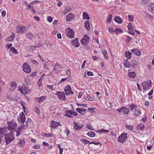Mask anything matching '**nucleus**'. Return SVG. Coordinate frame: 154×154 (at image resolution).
Returning a JSON list of instances; mask_svg holds the SVG:
<instances>
[{"instance_id": "1", "label": "nucleus", "mask_w": 154, "mask_h": 154, "mask_svg": "<svg viewBox=\"0 0 154 154\" xmlns=\"http://www.w3.org/2000/svg\"><path fill=\"white\" fill-rule=\"evenodd\" d=\"M7 124V128L8 130L11 131L16 130L17 127V124L15 122L13 121L8 122Z\"/></svg>"}, {"instance_id": "2", "label": "nucleus", "mask_w": 154, "mask_h": 154, "mask_svg": "<svg viewBox=\"0 0 154 154\" xmlns=\"http://www.w3.org/2000/svg\"><path fill=\"white\" fill-rule=\"evenodd\" d=\"M6 143L7 144L10 143L14 139V136L12 133H10L5 135Z\"/></svg>"}, {"instance_id": "3", "label": "nucleus", "mask_w": 154, "mask_h": 154, "mask_svg": "<svg viewBox=\"0 0 154 154\" xmlns=\"http://www.w3.org/2000/svg\"><path fill=\"white\" fill-rule=\"evenodd\" d=\"M127 134L125 133L122 134L119 137L118 141L119 142L124 143L127 139Z\"/></svg>"}, {"instance_id": "4", "label": "nucleus", "mask_w": 154, "mask_h": 154, "mask_svg": "<svg viewBox=\"0 0 154 154\" xmlns=\"http://www.w3.org/2000/svg\"><path fill=\"white\" fill-rule=\"evenodd\" d=\"M65 31L67 37L70 38H74L75 32L72 29L68 28L65 29Z\"/></svg>"}, {"instance_id": "5", "label": "nucleus", "mask_w": 154, "mask_h": 154, "mask_svg": "<svg viewBox=\"0 0 154 154\" xmlns=\"http://www.w3.org/2000/svg\"><path fill=\"white\" fill-rule=\"evenodd\" d=\"M119 113L122 112L125 115H128L130 113L129 109V108H127L126 107L122 106V107L116 110Z\"/></svg>"}, {"instance_id": "6", "label": "nucleus", "mask_w": 154, "mask_h": 154, "mask_svg": "<svg viewBox=\"0 0 154 154\" xmlns=\"http://www.w3.org/2000/svg\"><path fill=\"white\" fill-rule=\"evenodd\" d=\"M23 71L26 73H30L31 71L30 66L27 63H25L23 65Z\"/></svg>"}, {"instance_id": "7", "label": "nucleus", "mask_w": 154, "mask_h": 154, "mask_svg": "<svg viewBox=\"0 0 154 154\" xmlns=\"http://www.w3.org/2000/svg\"><path fill=\"white\" fill-rule=\"evenodd\" d=\"M17 120L18 122L22 123L23 124L25 122L26 120V117L23 112L21 113L18 116Z\"/></svg>"}, {"instance_id": "8", "label": "nucleus", "mask_w": 154, "mask_h": 154, "mask_svg": "<svg viewBox=\"0 0 154 154\" xmlns=\"http://www.w3.org/2000/svg\"><path fill=\"white\" fill-rule=\"evenodd\" d=\"M143 89L145 91L149 90L151 88V84L148 82L145 81L142 83Z\"/></svg>"}, {"instance_id": "9", "label": "nucleus", "mask_w": 154, "mask_h": 154, "mask_svg": "<svg viewBox=\"0 0 154 154\" xmlns=\"http://www.w3.org/2000/svg\"><path fill=\"white\" fill-rule=\"evenodd\" d=\"M73 123L74 124V129L76 130H79L81 129L84 126V125L80 123H76V122H74Z\"/></svg>"}, {"instance_id": "10", "label": "nucleus", "mask_w": 154, "mask_h": 154, "mask_svg": "<svg viewBox=\"0 0 154 154\" xmlns=\"http://www.w3.org/2000/svg\"><path fill=\"white\" fill-rule=\"evenodd\" d=\"M55 94L58 96L59 99L61 100H65V93H62L60 91H57L56 92Z\"/></svg>"}, {"instance_id": "11", "label": "nucleus", "mask_w": 154, "mask_h": 154, "mask_svg": "<svg viewBox=\"0 0 154 154\" xmlns=\"http://www.w3.org/2000/svg\"><path fill=\"white\" fill-rule=\"evenodd\" d=\"M51 123L50 127L54 129L57 128L58 126L61 125L60 122H56L54 120L51 122Z\"/></svg>"}, {"instance_id": "12", "label": "nucleus", "mask_w": 154, "mask_h": 154, "mask_svg": "<svg viewBox=\"0 0 154 154\" xmlns=\"http://www.w3.org/2000/svg\"><path fill=\"white\" fill-rule=\"evenodd\" d=\"M10 89L12 91H14L16 89L17 86V83L14 81H12L10 83Z\"/></svg>"}, {"instance_id": "13", "label": "nucleus", "mask_w": 154, "mask_h": 154, "mask_svg": "<svg viewBox=\"0 0 154 154\" xmlns=\"http://www.w3.org/2000/svg\"><path fill=\"white\" fill-rule=\"evenodd\" d=\"M64 90L66 93V95L73 94V93L71 89L70 86L69 85H67L64 88Z\"/></svg>"}, {"instance_id": "14", "label": "nucleus", "mask_w": 154, "mask_h": 154, "mask_svg": "<svg viewBox=\"0 0 154 154\" xmlns=\"http://www.w3.org/2000/svg\"><path fill=\"white\" fill-rule=\"evenodd\" d=\"M131 52L137 56H139L141 54V51L140 49L136 48H133L132 49Z\"/></svg>"}, {"instance_id": "15", "label": "nucleus", "mask_w": 154, "mask_h": 154, "mask_svg": "<svg viewBox=\"0 0 154 154\" xmlns=\"http://www.w3.org/2000/svg\"><path fill=\"white\" fill-rule=\"evenodd\" d=\"M139 65V63L135 60H132L130 62V66L131 67L133 68H136Z\"/></svg>"}, {"instance_id": "16", "label": "nucleus", "mask_w": 154, "mask_h": 154, "mask_svg": "<svg viewBox=\"0 0 154 154\" xmlns=\"http://www.w3.org/2000/svg\"><path fill=\"white\" fill-rule=\"evenodd\" d=\"M26 27L25 26H19L17 28V32L18 33H22L26 30Z\"/></svg>"}, {"instance_id": "17", "label": "nucleus", "mask_w": 154, "mask_h": 154, "mask_svg": "<svg viewBox=\"0 0 154 154\" xmlns=\"http://www.w3.org/2000/svg\"><path fill=\"white\" fill-rule=\"evenodd\" d=\"M71 43L72 45H74V47H77L79 46V42L78 39H73L71 41Z\"/></svg>"}, {"instance_id": "18", "label": "nucleus", "mask_w": 154, "mask_h": 154, "mask_svg": "<svg viewBox=\"0 0 154 154\" xmlns=\"http://www.w3.org/2000/svg\"><path fill=\"white\" fill-rule=\"evenodd\" d=\"M74 16L72 13L68 14L66 16V19L67 21H71L74 19Z\"/></svg>"}, {"instance_id": "19", "label": "nucleus", "mask_w": 154, "mask_h": 154, "mask_svg": "<svg viewBox=\"0 0 154 154\" xmlns=\"http://www.w3.org/2000/svg\"><path fill=\"white\" fill-rule=\"evenodd\" d=\"M76 111L82 115H84L86 112V109H81L79 108H77L76 109Z\"/></svg>"}, {"instance_id": "20", "label": "nucleus", "mask_w": 154, "mask_h": 154, "mask_svg": "<svg viewBox=\"0 0 154 154\" xmlns=\"http://www.w3.org/2000/svg\"><path fill=\"white\" fill-rule=\"evenodd\" d=\"M25 144V141L24 140H18V142H17V145H18L20 147H23Z\"/></svg>"}, {"instance_id": "21", "label": "nucleus", "mask_w": 154, "mask_h": 154, "mask_svg": "<svg viewBox=\"0 0 154 154\" xmlns=\"http://www.w3.org/2000/svg\"><path fill=\"white\" fill-rule=\"evenodd\" d=\"M132 54L129 51H126L125 54V57L130 60L131 58Z\"/></svg>"}, {"instance_id": "22", "label": "nucleus", "mask_w": 154, "mask_h": 154, "mask_svg": "<svg viewBox=\"0 0 154 154\" xmlns=\"http://www.w3.org/2000/svg\"><path fill=\"white\" fill-rule=\"evenodd\" d=\"M141 113V112L140 109H135L133 114L135 115V116L138 117L140 115Z\"/></svg>"}, {"instance_id": "23", "label": "nucleus", "mask_w": 154, "mask_h": 154, "mask_svg": "<svg viewBox=\"0 0 154 154\" xmlns=\"http://www.w3.org/2000/svg\"><path fill=\"white\" fill-rule=\"evenodd\" d=\"M124 65L126 68H130L131 67L130 62L129 63L127 59L124 60Z\"/></svg>"}, {"instance_id": "24", "label": "nucleus", "mask_w": 154, "mask_h": 154, "mask_svg": "<svg viewBox=\"0 0 154 154\" xmlns=\"http://www.w3.org/2000/svg\"><path fill=\"white\" fill-rule=\"evenodd\" d=\"M61 69V66L59 64L56 63L55 65L54 66L53 70H56L57 71H60Z\"/></svg>"}, {"instance_id": "25", "label": "nucleus", "mask_w": 154, "mask_h": 154, "mask_svg": "<svg viewBox=\"0 0 154 154\" xmlns=\"http://www.w3.org/2000/svg\"><path fill=\"white\" fill-rule=\"evenodd\" d=\"M128 27L130 33L132 35H134V33L132 31V30H133V29H132V27L131 26V23H129L128 24Z\"/></svg>"}, {"instance_id": "26", "label": "nucleus", "mask_w": 154, "mask_h": 154, "mask_svg": "<svg viewBox=\"0 0 154 154\" xmlns=\"http://www.w3.org/2000/svg\"><path fill=\"white\" fill-rule=\"evenodd\" d=\"M89 39H81V44L84 45H87L89 42Z\"/></svg>"}, {"instance_id": "27", "label": "nucleus", "mask_w": 154, "mask_h": 154, "mask_svg": "<svg viewBox=\"0 0 154 154\" xmlns=\"http://www.w3.org/2000/svg\"><path fill=\"white\" fill-rule=\"evenodd\" d=\"M114 20L119 23H121L122 22V19L119 17H116L114 19Z\"/></svg>"}, {"instance_id": "28", "label": "nucleus", "mask_w": 154, "mask_h": 154, "mask_svg": "<svg viewBox=\"0 0 154 154\" xmlns=\"http://www.w3.org/2000/svg\"><path fill=\"white\" fill-rule=\"evenodd\" d=\"M23 91L24 93V95H25L26 94L29 93V90L27 86L25 85H23Z\"/></svg>"}, {"instance_id": "29", "label": "nucleus", "mask_w": 154, "mask_h": 154, "mask_svg": "<svg viewBox=\"0 0 154 154\" xmlns=\"http://www.w3.org/2000/svg\"><path fill=\"white\" fill-rule=\"evenodd\" d=\"M41 44L40 43H39L38 45H35V46H30L29 47V49H30L31 51H33L35 49V48H38L39 47L41 46Z\"/></svg>"}, {"instance_id": "30", "label": "nucleus", "mask_w": 154, "mask_h": 154, "mask_svg": "<svg viewBox=\"0 0 154 154\" xmlns=\"http://www.w3.org/2000/svg\"><path fill=\"white\" fill-rule=\"evenodd\" d=\"M85 26L87 30H89L90 29V25L89 23V21H86L85 23Z\"/></svg>"}, {"instance_id": "31", "label": "nucleus", "mask_w": 154, "mask_h": 154, "mask_svg": "<svg viewBox=\"0 0 154 154\" xmlns=\"http://www.w3.org/2000/svg\"><path fill=\"white\" fill-rule=\"evenodd\" d=\"M149 8L150 11L154 12V3H151L149 5Z\"/></svg>"}, {"instance_id": "32", "label": "nucleus", "mask_w": 154, "mask_h": 154, "mask_svg": "<svg viewBox=\"0 0 154 154\" xmlns=\"http://www.w3.org/2000/svg\"><path fill=\"white\" fill-rule=\"evenodd\" d=\"M128 75L131 78H134L136 76L135 73L134 72H129Z\"/></svg>"}, {"instance_id": "33", "label": "nucleus", "mask_w": 154, "mask_h": 154, "mask_svg": "<svg viewBox=\"0 0 154 154\" xmlns=\"http://www.w3.org/2000/svg\"><path fill=\"white\" fill-rule=\"evenodd\" d=\"M7 131V130L5 128H0V133H1L3 135L5 134Z\"/></svg>"}, {"instance_id": "34", "label": "nucleus", "mask_w": 154, "mask_h": 154, "mask_svg": "<svg viewBox=\"0 0 154 154\" xmlns=\"http://www.w3.org/2000/svg\"><path fill=\"white\" fill-rule=\"evenodd\" d=\"M7 131V130L5 128H0V133H1L3 135L5 134Z\"/></svg>"}, {"instance_id": "35", "label": "nucleus", "mask_w": 154, "mask_h": 154, "mask_svg": "<svg viewBox=\"0 0 154 154\" xmlns=\"http://www.w3.org/2000/svg\"><path fill=\"white\" fill-rule=\"evenodd\" d=\"M46 98L44 96H42L40 97L37 98V99L38 100V103H41Z\"/></svg>"}, {"instance_id": "36", "label": "nucleus", "mask_w": 154, "mask_h": 154, "mask_svg": "<svg viewBox=\"0 0 154 154\" xmlns=\"http://www.w3.org/2000/svg\"><path fill=\"white\" fill-rule=\"evenodd\" d=\"M31 4L30 3L27 5L28 7L30 9L31 11H32L33 13H34L35 12V11L34 9V8L33 6H31Z\"/></svg>"}, {"instance_id": "37", "label": "nucleus", "mask_w": 154, "mask_h": 154, "mask_svg": "<svg viewBox=\"0 0 154 154\" xmlns=\"http://www.w3.org/2000/svg\"><path fill=\"white\" fill-rule=\"evenodd\" d=\"M102 52L104 56V58L105 59H108V54L106 50H102Z\"/></svg>"}, {"instance_id": "38", "label": "nucleus", "mask_w": 154, "mask_h": 154, "mask_svg": "<svg viewBox=\"0 0 154 154\" xmlns=\"http://www.w3.org/2000/svg\"><path fill=\"white\" fill-rule=\"evenodd\" d=\"M83 17H84L83 19H87L88 20H89V17L88 15V14L86 12H84L83 13Z\"/></svg>"}, {"instance_id": "39", "label": "nucleus", "mask_w": 154, "mask_h": 154, "mask_svg": "<svg viewBox=\"0 0 154 154\" xmlns=\"http://www.w3.org/2000/svg\"><path fill=\"white\" fill-rule=\"evenodd\" d=\"M10 50L14 54H17L18 53L17 50L14 47L11 48L10 49Z\"/></svg>"}, {"instance_id": "40", "label": "nucleus", "mask_w": 154, "mask_h": 154, "mask_svg": "<svg viewBox=\"0 0 154 154\" xmlns=\"http://www.w3.org/2000/svg\"><path fill=\"white\" fill-rule=\"evenodd\" d=\"M137 129L139 130H142L144 128V125L142 124H140L137 126Z\"/></svg>"}, {"instance_id": "41", "label": "nucleus", "mask_w": 154, "mask_h": 154, "mask_svg": "<svg viewBox=\"0 0 154 154\" xmlns=\"http://www.w3.org/2000/svg\"><path fill=\"white\" fill-rule=\"evenodd\" d=\"M87 134L88 136L91 137H93L95 135V134L94 132L91 131L87 133Z\"/></svg>"}, {"instance_id": "42", "label": "nucleus", "mask_w": 154, "mask_h": 154, "mask_svg": "<svg viewBox=\"0 0 154 154\" xmlns=\"http://www.w3.org/2000/svg\"><path fill=\"white\" fill-rule=\"evenodd\" d=\"M130 109L131 111H132L134 109H136L137 108V106L135 105L131 104L129 106Z\"/></svg>"}, {"instance_id": "43", "label": "nucleus", "mask_w": 154, "mask_h": 154, "mask_svg": "<svg viewBox=\"0 0 154 154\" xmlns=\"http://www.w3.org/2000/svg\"><path fill=\"white\" fill-rule=\"evenodd\" d=\"M114 32L117 34L122 32V30L120 28H117L114 31Z\"/></svg>"}, {"instance_id": "44", "label": "nucleus", "mask_w": 154, "mask_h": 154, "mask_svg": "<svg viewBox=\"0 0 154 154\" xmlns=\"http://www.w3.org/2000/svg\"><path fill=\"white\" fill-rule=\"evenodd\" d=\"M112 15L111 14H109L107 17L106 22L109 23L112 20Z\"/></svg>"}, {"instance_id": "45", "label": "nucleus", "mask_w": 154, "mask_h": 154, "mask_svg": "<svg viewBox=\"0 0 154 154\" xmlns=\"http://www.w3.org/2000/svg\"><path fill=\"white\" fill-rule=\"evenodd\" d=\"M85 100H87L92 101L94 100V98L92 97L91 96L86 97H85Z\"/></svg>"}, {"instance_id": "46", "label": "nucleus", "mask_w": 154, "mask_h": 154, "mask_svg": "<svg viewBox=\"0 0 154 154\" xmlns=\"http://www.w3.org/2000/svg\"><path fill=\"white\" fill-rule=\"evenodd\" d=\"M45 73H43L40 79L38 80V82L39 83H42V80L43 79H44V77L45 76Z\"/></svg>"}, {"instance_id": "47", "label": "nucleus", "mask_w": 154, "mask_h": 154, "mask_svg": "<svg viewBox=\"0 0 154 154\" xmlns=\"http://www.w3.org/2000/svg\"><path fill=\"white\" fill-rule=\"evenodd\" d=\"M47 88H49L50 90L52 91H54L55 89V88L53 87V85H47Z\"/></svg>"}, {"instance_id": "48", "label": "nucleus", "mask_w": 154, "mask_h": 154, "mask_svg": "<svg viewBox=\"0 0 154 154\" xmlns=\"http://www.w3.org/2000/svg\"><path fill=\"white\" fill-rule=\"evenodd\" d=\"M125 127L127 130L132 131L133 129V126L131 125H126Z\"/></svg>"}, {"instance_id": "49", "label": "nucleus", "mask_w": 154, "mask_h": 154, "mask_svg": "<svg viewBox=\"0 0 154 154\" xmlns=\"http://www.w3.org/2000/svg\"><path fill=\"white\" fill-rule=\"evenodd\" d=\"M18 91L20 92L21 93L24 95V93L23 87L19 86L18 87Z\"/></svg>"}, {"instance_id": "50", "label": "nucleus", "mask_w": 154, "mask_h": 154, "mask_svg": "<svg viewBox=\"0 0 154 154\" xmlns=\"http://www.w3.org/2000/svg\"><path fill=\"white\" fill-rule=\"evenodd\" d=\"M26 37L29 38H31L33 37V35L32 33L29 32L26 35Z\"/></svg>"}, {"instance_id": "51", "label": "nucleus", "mask_w": 154, "mask_h": 154, "mask_svg": "<svg viewBox=\"0 0 154 154\" xmlns=\"http://www.w3.org/2000/svg\"><path fill=\"white\" fill-rule=\"evenodd\" d=\"M25 125H20L19 126L18 128L21 131H22L25 128Z\"/></svg>"}, {"instance_id": "52", "label": "nucleus", "mask_w": 154, "mask_h": 154, "mask_svg": "<svg viewBox=\"0 0 154 154\" xmlns=\"http://www.w3.org/2000/svg\"><path fill=\"white\" fill-rule=\"evenodd\" d=\"M36 71L33 72L30 74V76H31L32 78H33L36 75Z\"/></svg>"}, {"instance_id": "53", "label": "nucleus", "mask_w": 154, "mask_h": 154, "mask_svg": "<svg viewBox=\"0 0 154 154\" xmlns=\"http://www.w3.org/2000/svg\"><path fill=\"white\" fill-rule=\"evenodd\" d=\"M128 17L130 21L131 22H133L134 21L133 16L130 15H128Z\"/></svg>"}, {"instance_id": "54", "label": "nucleus", "mask_w": 154, "mask_h": 154, "mask_svg": "<svg viewBox=\"0 0 154 154\" xmlns=\"http://www.w3.org/2000/svg\"><path fill=\"white\" fill-rule=\"evenodd\" d=\"M21 131L19 128H18L16 132V136L17 137L20 134V132Z\"/></svg>"}, {"instance_id": "55", "label": "nucleus", "mask_w": 154, "mask_h": 154, "mask_svg": "<svg viewBox=\"0 0 154 154\" xmlns=\"http://www.w3.org/2000/svg\"><path fill=\"white\" fill-rule=\"evenodd\" d=\"M100 133L104 132V133H106L107 132H109V130H106L104 129H101L100 131H99Z\"/></svg>"}, {"instance_id": "56", "label": "nucleus", "mask_w": 154, "mask_h": 154, "mask_svg": "<svg viewBox=\"0 0 154 154\" xmlns=\"http://www.w3.org/2000/svg\"><path fill=\"white\" fill-rule=\"evenodd\" d=\"M86 74L88 76H93L94 75L93 72L90 71H87L86 72Z\"/></svg>"}, {"instance_id": "57", "label": "nucleus", "mask_w": 154, "mask_h": 154, "mask_svg": "<svg viewBox=\"0 0 154 154\" xmlns=\"http://www.w3.org/2000/svg\"><path fill=\"white\" fill-rule=\"evenodd\" d=\"M47 19L48 21L50 23H51L53 20V19L52 17L50 16L48 17Z\"/></svg>"}, {"instance_id": "58", "label": "nucleus", "mask_w": 154, "mask_h": 154, "mask_svg": "<svg viewBox=\"0 0 154 154\" xmlns=\"http://www.w3.org/2000/svg\"><path fill=\"white\" fill-rule=\"evenodd\" d=\"M12 46V44H7L5 46L6 48L8 49L10 48Z\"/></svg>"}, {"instance_id": "59", "label": "nucleus", "mask_w": 154, "mask_h": 154, "mask_svg": "<svg viewBox=\"0 0 154 154\" xmlns=\"http://www.w3.org/2000/svg\"><path fill=\"white\" fill-rule=\"evenodd\" d=\"M35 112L38 114L40 113V111L38 107L36 108L35 109Z\"/></svg>"}, {"instance_id": "60", "label": "nucleus", "mask_w": 154, "mask_h": 154, "mask_svg": "<svg viewBox=\"0 0 154 154\" xmlns=\"http://www.w3.org/2000/svg\"><path fill=\"white\" fill-rule=\"evenodd\" d=\"M99 143H100L99 142H97L96 141L91 142L90 143H89L90 144H94L96 145H98L99 144Z\"/></svg>"}, {"instance_id": "61", "label": "nucleus", "mask_w": 154, "mask_h": 154, "mask_svg": "<svg viewBox=\"0 0 154 154\" xmlns=\"http://www.w3.org/2000/svg\"><path fill=\"white\" fill-rule=\"evenodd\" d=\"M82 141L83 142H84L86 144H87L88 143H89H89L91 142L89 141H88L86 139H82Z\"/></svg>"}, {"instance_id": "62", "label": "nucleus", "mask_w": 154, "mask_h": 154, "mask_svg": "<svg viewBox=\"0 0 154 154\" xmlns=\"http://www.w3.org/2000/svg\"><path fill=\"white\" fill-rule=\"evenodd\" d=\"M70 70H67L66 71V73L68 76H70Z\"/></svg>"}, {"instance_id": "63", "label": "nucleus", "mask_w": 154, "mask_h": 154, "mask_svg": "<svg viewBox=\"0 0 154 154\" xmlns=\"http://www.w3.org/2000/svg\"><path fill=\"white\" fill-rule=\"evenodd\" d=\"M39 1H33V2H31L30 3V4H31L32 5L33 4H35L36 3H39Z\"/></svg>"}, {"instance_id": "64", "label": "nucleus", "mask_w": 154, "mask_h": 154, "mask_svg": "<svg viewBox=\"0 0 154 154\" xmlns=\"http://www.w3.org/2000/svg\"><path fill=\"white\" fill-rule=\"evenodd\" d=\"M53 134H46V137H51L53 136Z\"/></svg>"}]
</instances>
